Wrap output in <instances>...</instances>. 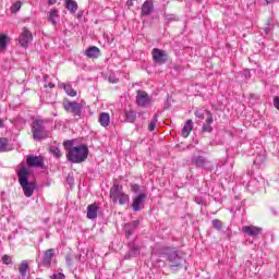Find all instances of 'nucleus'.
I'll list each match as a JSON object with an SVG mask.
<instances>
[{
	"label": "nucleus",
	"mask_w": 279,
	"mask_h": 279,
	"mask_svg": "<svg viewBox=\"0 0 279 279\" xmlns=\"http://www.w3.org/2000/svg\"><path fill=\"white\" fill-rule=\"evenodd\" d=\"M50 154H52V156H54V158H60L62 156L60 148H58L56 146L50 147Z\"/></svg>",
	"instance_id": "32"
},
{
	"label": "nucleus",
	"mask_w": 279,
	"mask_h": 279,
	"mask_svg": "<svg viewBox=\"0 0 279 279\" xmlns=\"http://www.w3.org/2000/svg\"><path fill=\"white\" fill-rule=\"evenodd\" d=\"M129 247H130V250H129L128 254L125 255V258H134V256H138L140 248L137 245L132 243V244H129Z\"/></svg>",
	"instance_id": "22"
},
{
	"label": "nucleus",
	"mask_w": 279,
	"mask_h": 279,
	"mask_svg": "<svg viewBox=\"0 0 279 279\" xmlns=\"http://www.w3.org/2000/svg\"><path fill=\"white\" fill-rule=\"evenodd\" d=\"M192 131H193V120H187L181 131V136H183V138H189Z\"/></svg>",
	"instance_id": "20"
},
{
	"label": "nucleus",
	"mask_w": 279,
	"mask_h": 279,
	"mask_svg": "<svg viewBox=\"0 0 279 279\" xmlns=\"http://www.w3.org/2000/svg\"><path fill=\"white\" fill-rule=\"evenodd\" d=\"M151 123H158V114H155L150 121Z\"/></svg>",
	"instance_id": "44"
},
{
	"label": "nucleus",
	"mask_w": 279,
	"mask_h": 279,
	"mask_svg": "<svg viewBox=\"0 0 279 279\" xmlns=\"http://www.w3.org/2000/svg\"><path fill=\"white\" fill-rule=\"evenodd\" d=\"M125 119L128 123H134L136 121V111L134 110H125Z\"/></svg>",
	"instance_id": "27"
},
{
	"label": "nucleus",
	"mask_w": 279,
	"mask_h": 279,
	"mask_svg": "<svg viewBox=\"0 0 279 279\" xmlns=\"http://www.w3.org/2000/svg\"><path fill=\"white\" fill-rule=\"evenodd\" d=\"M109 82L111 84H117V82H119V78H117V76L114 74H110L109 75Z\"/></svg>",
	"instance_id": "39"
},
{
	"label": "nucleus",
	"mask_w": 279,
	"mask_h": 279,
	"mask_svg": "<svg viewBox=\"0 0 279 279\" xmlns=\"http://www.w3.org/2000/svg\"><path fill=\"white\" fill-rule=\"evenodd\" d=\"M131 191L133 193H138V191H141V186L138 184H133L131 185Z\"/></svg>",
	"instance_id": "41"
},
{
	"label": "nucleus",
	"mask_w": 279,
	"mask_h": 279,
	"mask_svg": "<svg viewBox=\"0 0 279 279\" xmlns=\"http://www.w3.org/2000/svg\"><path fill=\"white\" fill-rule=\"evenodd\" d=\"M244 73H245L246 76L247 75L250 76V71L248 70H245Z\"/></svg>",
	"instance_id": "49"
},
{
	"label": "nucleus",
	"mask_w": 279,
	"mask_h": 279,
	"mask_svg": "<svg viewBox=\"0 0 279 279\" xmlns=\"http://www.w3.org/2000/svg\"><path fill=\"white\" fill-rule=\"evenodd\" d=\"M51 279H64V274L62 272H58V274H54L50 277Z\"/></svg>",
	"instance_id": "40"
},
{
	"label": "nucleus",
	"mask_w": 279,
	"mask_h": 279,
	"mask_svg": "<svg viewBox=\"0 0 279 279\" xmlns=\"http://www.w3.org/2000/svg\"><path fill=\"white\" fill-rule=\"evenodd\" d=\"M205 112H206V110H204V109H197V110L194 112V114H195V117H197V119L204 120Z\"/></svg>",
	"instance_id": "35"
},
{
	"label": "nucleus",
	"mask_w": 279,
	"mask_h": 279,
	"mask_svg": "<svg viewBox=\"0 0 279 279\" xmlns=\"http://www.w3.org/2000/svg\"><path fill=\"white\" fill-rule=\"evenodd\" d=\"M49 88H56V85L53 83L48 84Z\"/></svg>",
	"instance_id": "47"
},
{
	"label": "nucleus",
	"mask_w": 279,
	"mask_h": 279,
	"mask_svg": "<svg viewBox=\"0 0 279 279\" xmlns=\"http://www.w3.org/2000/svg\"><path fill=\"white\" fill-rule=\"evenodd\" d=\"M75 258H77V260H80V256H75Z\"/></svg>",
	"instance_id": "50"
},
{
	"label": "nucleus",
	"mask_w": 279,
	"mask_h": 279,
	"mask_svg": "<svg viewBox=\"0 0 279 279\" xmlns=\"http://www.w3.org/2000/svg\"><path fill=\"white\" fill-rule=\"evenodd\" d=\"M110 197L113 204L119 202L120 206H125V204L130 203V195L123 193V186L114 183L110 189Z\"/></svg>",
	"instance_id": "3"
},
{
	"label": "nucleus",
	"mask_w": 279,
	"mask_h": 279,
	"mask_svg": "<svg viewBox=\"0 0 279 279\" xmlns=\"http://www.w3.org/2000/svg\"><path fill=\"white\" fill-rule=\"evenodd\" d=\"M68 180H71V181H73V179H68Z\"/></svg>",
	"instance_id": "51"
},
{
	"label": "nucleus",
	"mask_w": 279,
	"mask_h": 279,
	"mask_svg": "<svg viewBox=\"0 0 279 279\" xmlns=\"http://www.w3.org/2000/svg\"><path fill=\"white\" fill-rule=\"evenodd\" d=\"M211 223L215 230H221V228L223 227V223L219 219H214Z\"/></svg>",
	"instance_id": "34"
},
{
	"label": "nucleus",
	"mask_w": 279,
	"mask_h": 279,
	"mask_svg": "<svg viewBox=\"0 0 279 279\" xmlns=\"http://www.w3.org/2000/svg\"><path fill=\"white\" fill-rule=\"evenodd\" d=\"M3 265H12V257L10 255H4L2 257Z\"/></svg>",
	"instance_id": "37"
},
{
	"label": "nucleus",
	"mask_w": 279,
	"mask_h": 279,
	"mask_svg": "<svg viewBox=\"0 0 279 279\" xmlns=\"http://www.w3.org/2000/svg\"><path fill=\"white\" fill-rule=\"evenodd\" d=\"M65 263H66L68 267H72L73 266V257L71 255H66Z\"/></svg>",
	"instance_id": "38"
},
{
	"label": "nucleus",
	"mask_w": 279,
	"mask_h": 279,
	"mask_svg": "<svg viewBox=\"0 0 279 279\" xmlns=\"http://www.w3.org/2000/svg\"><path fill=\"white\" fill-rule=\"evenodd\" d=\"M194 201H195V204H198V206H204V199L202 197L196 196Z\"/></svg>",
	"instance_id": "42"
},
{
	"label": "nucleus",
	"mask_w": 279,
	"mask_h": 279,
	"mask_svg": "<svg viewBox=\"0 0 279 279\" xmlns=\"http://www.w3.org/2000/svg\"><path fill=\"white\" fill-rule=\"evenodd\" d=\"M192 162L198 169H210V161H208L204 156H196L192 159Z\"/></svg>",
	"instance_id": "11"
},
{
	"label": "nucleus",
	"mask_w": 279,
	"mask_h": 279,
	"mask_svg": "<svg viewBox=\"0 0 279 279\" xmlns=\"http://www.w3.org/2000/svg\"><path fill=\"white\" fill-rule=\"evenodd\" d=\"M63 90H65V93H66V95H69V97L77 96V92L75 89H73V86L71 85V83L63 84Z\"/></svg>",
	"instance_id": "26"
},
{
	"label": "nucleus",
	"mask_w": 279,
	"mask_h": 279,
	"mask_svg": "<svg viewBox=\"0 0 279 279\" xmlns=\"http://www.w3.org/2000/svg\"><path fill=\"white\" fill-rule=\"evenodd\" d=\"M20 185L29 184V170L27 168H21L17 172Z\"/></svg>",
	"instance_id": "14"
},
{
	"label": "nucleus",
	"mask_w": 279,
	"mask_h": 279,
	"mask_svg": "<svg viewBox=\"0 0 279 279\" xmlns=\"http://www.w3.org/2000/svg\"><path fill=\"white\" fill-rule=\"evenodd\" d=\"M136 104L140 108H149L151 106V96L147 95L145 90H137Z\"/></svg>",
	"instance_id": "5"
},
{
	"label": "nucleus",
	"mask_w": 279,
	"mask_h": 279,
	"mask_svg": "<svg viewBox=\"0 0 279 279\" xmlns=\"http://www.w3.org/2000/svg\"><path fill=\"white\" fill-rule=\"evenodd\" d=\"M21 5H23V4L21 3V1H16L15 3L12 4V7H11V12H12L13 14H15V12H19V10H21Z\"/></svg>",
	"instance_id": "33"
},
{
	"label": "nucleus",
	"mask_w": 279,
	"mask_h": 279,
	"mask_svg": "<svg viewBox=\"0 0 279 279\" xmlns=\"http://www.w3.org/2000/svg\"><path fill=\"white\" fill-rule=\"evenodd\" d=\"M154 12V2L151 0H146L142 5L143 16H149Z\"/></svg>",
	"instance_id": "18"
},
{
	"label": "nucleus",
	"mask_w": 279,
	"mask_h": 279,
	"mask_svg": "<svg viewBox=\"0 0 279 279\" xmlns=\"http://www.w3.org/2000/svg\"><path fill=\"white\" fill-rule=\"evenodd\" d=\"M21 186L23 189L25 197H32V195H34V190L36 189V185L34 183L29 182Z\"/></svg>",
	"instance_id": "21"
},
{
	"label": "nucleus",
	"mask_w": 279,
	"mask_h": 279,
	"mask_svg": "<svg viewBox=\"0 0 279 279\" xmlns=\"http://www.w3.org/2000/svg\"><path fill=\"white\" fill-rule=\"evenodd\" d=\"M63 108L65 112L72 114L76 121H80V119H82V108H84V105L77 101L64 100Z\"/></svg>",
	"instance_id": "4"
},
{
	"label": "nucleus",
	"mask_w": 279,
	"mask_h": 279,
	"mask_svg": "<svg viewBox=\"0 0 279 279\" xmlns=\"http://www.w3.org/2000/svg\"><path fill=\"white\" fill-rule=\"evenodd\" d=\"M10 151V145L8 144V138H0V153Z\"/></svg>",
	"instance_id": "29"
},
{
	"label": "nucleus",
	"mask_w": 279,
	"mask_h": 279,
	"mask_svg": "<svg viewBox=\"0 0 279 279\" xmlns=\"http://www.w3.org/2000/svg\"><path fill=\"white\" fill-rule=\"evenodd\" d=\"M99 53L101 52L97 46L89 47L85 52L87 58H99Z\"/></svg>",
	"instance_id": "24"
},
{
	"label": "nucleus",
	"mask_w": 279,
	"mask_h": 279,
	"mask_svg": "<svg viewBox=\"0 0 279 279\" xmlns=\"http://www.w3.org/2000/svg\"><path fill=\"white\" fill-rule=\"evenodd\" d=\"M272 21H274V20H271V17H269V19L267 20V26L264 28V32H265L266 35H268L269 32H271V27H270V26H271Z\"/></svg>",
	"instance_id": "36"
},
{
	"label": "nucleus",
	"mask_w": 279,
	"mask_h": 279,
	"mask_svg": "<svg viewBox=\"0 0 279 279\" xmlns=\"http://www.w3.org/2000/svg\"><path fill=\"white\" fill-rule=\"evenodd\" d=\"M53 258H56V248L46 250L41 258L43 267H51V263H53Z\"/></svg>",
	"instance_id": "8"
},
{
	"label": "nucleus",
	"mask_w": 279,
	"mask_h": 279,
	"mask_svg": "<svg viewBox=\"0 0 279 279\" xmlns=\"http://www.w3.org/2000/svg\"><path fill=\"white\" fill-rule=\"evenodd\" d=\"M168 260L170 263V267H180L182 265V257L178 254V252L168 253Z\"/></svg>",
	"instance_id": "12"
},
{
	"label": "nucleus",
	"mask_w": 279,
	"mask_h": 279,
	"mask_svg": "<svg viewBox=\"0 0 279 279\" xmlns=\"http://www.w3.org/2000/svg\"><path fill=\"white\" fill-rule=\"evenodd\" d=\"M58 3V0H48L49 5H56Z\"/></svg>",
	"instance_id": "45"
},
{
	"label": "nucleus",
	"mask_w": 279,
	"mask_h": 279,
	"mask_svg": "<svg viewBox=\"0 0 279 279\" xmlns=\"http://www.w3.org/2000/svg\"><path fill=\"white\" fill-rule=\"evenodd\" d=\"M265 162V156H257L253 162V165L255 167H257V169H260V167H263V163Z\"/></svg>",
	"instance_id": "31"
},
{
	"label": "nucleus",
	"mask_w": 279,
	"mask_h": 279,
	"mask_svg": "<svg viewBox=\"0 0 279 279\" xmlns=\"http://www.w3.org/2000/svg\"><path fill=\"white\" fill-rule=\"evenodd\" d=\"M29 272V262L27 259H24L21 262L19 266V274L22 279L27 278V274Z\"/></svg>",
	"instance_id": "17"
},
{
	"label": "nucleus",
	"mask_w": 279,
	"mask_h": 279,
	"mask_svg": "<svg viewBox=\"0 0 279 279\" xmlns=\"http://www.w3.org/2000/svg\"><path fill=\"white\" fill-rule=\"evenodd\" d=\"M3 119H0V129L3 128Z\"/></svg>",
	"instance_id": "48"
},
{
	"label": "nucleus",
	"mask_w": 279,
	"mask_h": 279,
	"mask_svg": "<svg viewBox=\"0 0 279 279\" xmlns=\"http://www.w3.org/2000/svg\"><path fill=\"white\" fill-rule=\"evenodd\" d=\"M151 54H153V60L154 62H156V64H165L169 59L167 51L161 50L159 48H154L151 51Z\"/></svg>",
	"instance_id": "6"
},
{
	"label": "nucleus",
	"mask_w": 279,
	"mask_h": 279,
	"mask_svg": "<svg viewBox=\"0 0 279 279\" xmlns=\"http://www.w3.org/2000/svg\"><path fill=\"white\" fill-rule=\"evenodd\" d=\"M148 130H149V132H154L156 130V123L155 122H150L148 124Z\"/></svg>",
	"instance_id": "43"
},
{
	"label": "nucleus",
	"mask_w": 279,
	"mask_h": 279,
	"mask_svg": "<svg viewBox=\"0 0 279 279\" xmlns=\"http://www.w3.org/2000/svg\"><path fill=\"white\" fill-rule=\"evenodd\" d=\"M265 1H266L265 5H269V4L274 3L276 0H265Z\"/></svg>",
	"instance_id": "46"
},
{
	"label": "nucleus",
	"mask_w": 279,
	"mask_h": 279,
	"mask_svg": "<svg viewBox=\"0 0 279 279\" xmlns=\"http://www.w3.org/2000/svg\"><path fill=\"white\" fill-rule=\"evenodd\" d=\"M34 40V36L32 35V32L27 28H23V32L20 36V45L21 47H24V49H27L29 47V43Z\"/></svg>",
	"instance_id": "9"
},
{
	"label": "nucleus",
	"mask_w": 279,
	"mask_h": 279,
	"mask_svg": "<svg viewBox=\"0 0 279 279\" xmlns=\"http://www.w3.org/2000/svg\"><path fill=\"white\" fill-rule=\"evenodd\" d=\"M215 120L213 119V113L210 111H207V119L205 120V123L202 126V132L210 134L213 133V123Z\"/></svg>",
	"instance_id": "13"
},
{
	"label": "nucleus",
	"mask_w": 279,
	"mask_h": 279,
	"mask_svg": "<svg viewBox=\"0 0 279 279\" xmlns=\"http://www.w3.org/2000/svg\"><path fill=\"white\" fill-rule=\"evenodd\" d=\"M65 8L70 11V14H75L77 12V1L65 0Z\"/></svg>",
	"instance_id": "23"
},
{
	"label": "nucleus",
	"mask_w": 279,
	"mask_h": 279,
	"mask_svg": "<svg viewBox=\"0 0 279 279\" xmlns=\"http://www.w3.org/2000/svg\"><path fill=\"white\" fill-rule=\"evenodd\" d=\"M97 213H99L97 203L87 206V219H97Z\"/></svg>",
	"instance_id": "19"
},
{
	"label": "nucleus",
	"mask_w": 279,
	"mask_h": 279,
	"mask_svg": "<svg viewBox=\"0 0 279 279\" xmlns=\"http://www.w3.org/2000/svg\"><path fill=\"white\" fill-rule=\"evenodd\" d=\"M0 49H8V35L0 34Z\"/></svg>",
	"instance_id": "30"
},
{
	"label": "nucleus",
	"mask_w": 279,
	"mask_h": 279,
	"mask_svg": "<svg viewBox=\"0 0 279 279\" xmlns=\"http://www.w3.org/2000/svg\"><path fill=\"white\" fill-rule=\"evenodd\" d=\"M99 123L102 128H108V125H110V113L108 112L100 113Z\"/></svg>",
	"instance_id": "25"
},
{
	"label": "nucleus",
	"mask_w": 279,
	"mask_h": 279,
	"mask_svg": "<svg viewBox=\"0 0 279 279\" xmlns=\"http://www.w3.org/2000/svg\"><path fill=\"white\" fill-rule=\"evenodd\" d=\"M242 232L248 234V236H258L263 232V229L255 226H245L242 228Z\"/></svg>",
	"instance_id": "16"
},
{
	"label": "nucleus",
	"mask_w": 279,
	"mask_h": 279,
	"mask_svg": "<svg viewBox=\"0 0 279 279\" xmlns=\"http://www.w3.org/2000/svg\"><path fill=\"white\" fill-rule=\"evenodd\" d=\"M147 198V194L142 193L136 196L133 201L132 208L135 213H138L145 208V199Z\"/></svg>",
	"instance_id": "10"
},
{
	"label": "nucleus",
	"mask_w": 279,
	"mask_h": 279,
	"mask_svg": "<svg viewBox=\"0 0 279 279\" xmlns=\"http://www.w3.org/2000/svg\"><path fill=\"white\" fill-rule=\"evenodd\" d=\"M140 223L141 222L138 220H134L132 222H128L124 226V232H125V236L128 239H130V236H132L134 234V230H136V228H138Z\"/></svg>",
	"instance_id": "15"
},
{
	"label": "nucleus",
	"mask_w": 279,
	"mask_h": 279,
	"mask_svg": "<svg viewBox=\"0 0 279 279\" xmlns=\"http://www.w3.org/2000/svg\"><path fill=\"white\" fill-rule=\"evenodd\" d=\"M58 9H52L50 12H49V15H48V21L50 23H52L53 25H58Z\"/></svg>",
	"instance_id": "28"
},
{
	"label": "nucleus",
	"mask_w": 279,
	"mask_h": 279,
	"mask_svg": "<svg viewBox=\"0 0 279 279\" xmlns=\"http://www.w3.org/2000/svg\"><path fill=\"white\" fill-rule=\"evenodd\" d=\"M65 149V156L70 162L80 165L88 158V146L80 144L75 146V140H69L63 143Z\"/></svg>",
	"instance_id": "1"
},
{
	"label": "nucleus",
	"mask_w": 279,
	"mask_h": 279,
	"mask_svg": "<svg viewBox=\"0 0 279 279\" xmlns=\"http://www.w3.org/2000/svg\"><path fill=\"white\" fill-rule=\"evenodd\" d=\"M26 165L35 169H43V167H45V159L43 156L29 155L26 158Z\"/></svg>",
	"instance_id": "7"
},
{
	"label": "nucleus",
	"mask_w": 279,
	"mask_h": 279,
	"mask_svg": "<svg viewBox=\"0 0 279 279\" xmlns=\"http://www.w3.org/2000/svg\"><path fill=\"white\" fill-rule=\"evenodd\" d=\"M32 132L34 141H45V138H49L47 121L43 119H35L32 124Z\"/></svg>",
	"instance_id": "2"
}]
</instances>
